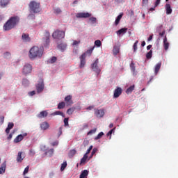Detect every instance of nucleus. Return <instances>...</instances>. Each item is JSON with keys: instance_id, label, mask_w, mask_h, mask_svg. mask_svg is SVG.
Returning a JSON list of instances; mask_svg holds the SVG:
<instances>
[{"instance_id": "obj_44", "label": "nucleus", "mask_w": 178, "mask_h": 178, "mask_svg": "<svg viewBox=\"0 0 178 178\" xmlns=\"http://www.w3.org/2000/svg\"><path fill=\"white\" fill-rule=\"evenodd\" d=\"M104 135V134L103 132H100L99 134H98V135L95 137V140H99Z\"/></svg>"}, {"instance_id": "obj_10", "label": "nucleus", "mask_w": 178, "mask_h": 178, "mask_svg": "<svg viewBox=\"0 0 178 178\" xmlns=\"http://www.w3.org/2000/svg\"><path fill=\"white\" fill-rule=\"evenodd\" d=\"M26 157V154L24 152H19L18 153L17 157V163H22V161L24 159V158Z\"/></svg>"}, {"instance_id": "obj_12", "label": "nucleus", "mask_w": 178, "mask_h": 178, "mask_svg": "<svg viewBox=\"0 0 178 178\" xmlns=\"http://www.w3.org/2000/svg\"><path fill=\"white\" fill-rule=\"evenodd\" d=\"M27 136V134L25 133L24 134H21V135H19L18 136L16 137V138L14 140V143H18L19 142H21L24 137H26Z\"/></svg>"}, {"instance_id": "obj_28", "label": "nucleus", "mask_w": 178, "mask_h": 178, "mask_svg": "<svg viewBox=\"0 0 178 178\" xmlns=\"http://www.w3.org/2000/svg\"><path fill=\"white\" fill-rule=\"evenodd\" d=\"M67 47V44L66 43H60L58 45V48L61 50L62 51H64L65 49Z\"/></svg>"}, {"instance_id": "obj_25", "label": "nucleus", "mask_w": 178, "mask_h": 178, "mask_svg": "<svg viewBox=\"0 0 178 178\" xmlns=\"http://www.w3.org/2000/svg\"><path fill=\"white\" fill-rule=\"evenodd\" d=\"M165 10L166 14L170 15L172 13V9L171 8V6L170 4H165Z\"/></svg>"}, {"instance_id": "obj_57", "label": "nucleus", "mask_w": 178, "mask_h": 178, "mask_svg": "<svg viewBox=\"0 0 178 178\" xmlns=\"http://www.w3.org/2000/svg\"><path fill=\"white\" fill-rule=\"evenodd\" d=\"M10 56V52H6L4 53V57L5 58H8Z\"/></svg>"}, {"instance_id": "obj_2", "label": "nucleus", "mask_w": 178, "mask_h": 178, "mask_svg": "<svg viewBox=\"0 0 178 178\" xmlns=\"http://www.w3.org/2000/svg\"><path fill=\"white\" fill-rule=\"evenodd\" d=\"M44 53L43 47H39L38 46L32 47L29 50V57L30 59H35L36 58H42Z\"/></svg>"}, {"instance_id": "obj_14", "label": "nucleus", "mask_w": 178, "mask_h": 178, "mask_svg": "<svg viewBox=\"0 0 178 178\" xmlns=\"http://www.w3.org/2000/svg\"><path fill=\"white\" fill-rule=\"evenodd\" d=\"M95 114L97 118H102L104 117L105 112L103 109L95 110Z\"/></svg>"}, {"instance_id": "obj_64", "label": "nucleus", "mask_w": 178, "mask_h": 178, "mask_svg": "<svg viewBox=\"0 0 178 178\" xmlns=\"http://www.w3.org/2000/svg\"><path fill=\"white\" fill-rule=\"evenodd\" d=\"M152 47V44H149V45L147 47V50H150Z\"/></svg>"}, {"instance_id": "obj_47", "label": "nucleus", "mask_w": 178, "mask_h": 178, "mask_svg": "<svg viewBox=\"0 0 178 178\" xmlns=\"http://www.w3.org/2000/svg\"><path fill=\"white\" fill-rule=\"evenodd\" d=\"M115 129L111 130L110 131H108V133H107L106 136H110V138H111V135L113 134V133L114 132Z\"/></svg>"}, {"instance_id": "obj_52", "label": "nucleus", "mask_w": 178, "mask_h": 178, "mask_svg": "<svg viewBox=\"0 0 178 178\" xmlns=\"http://www.w3.org/2000/svg\"><path fill=\"white\" fill-rule=\"evenodd\" d=\"M93 146L91 145L90 147H89V149H88V150H86V156H88V154L91 152V150L92 149Z\"/></svg>"}, {"instance_id": "obj_48", "label": "nucleus", "mask_w": 178, "mask_h": 178, "mask_svg": "<svg viewBox=\"0 0 178 178\" xmlns=\"http://www.w3.org/2000/svg\"><path fill=\"white\" fill-rule=\"evenodd\" d=\"M89 20H90V22H92V23H96L97 22V18L96 17H92L90 18H89Z\"/></svg>"}, {"instance_id": "obj_42", "label": "nucleus", "mask_w": 178, "mask_h": 178, "mask_svg": "<svg viewBox=\"0 0 178 178\" xmlns=\"http://www.w3.org/2000/svg\"><path fill=\"white\" fill-rule=\"evenodd\" d=\"M94 49H95V47H92V48L88 49V51H86V54H88V55H89V56H91V54H92V53Z\"/></svg>"}, {"instance_id": "obj_36", "label": "nucleus", "mask_w": 178, "mask_h": 178, "mask_svg": "<svg viewBox=\"0 0 178 178\" xmlns=\"http://www.w3.org/2000/svg\"><path fill=\"white\" fill-rule=\"evenodd\" d=\"M74 111H75V107L70 108L67 111V114H68L69 115H71L74 112Z\"/></svg>"}, {"instance_id": "obj_61", "label": "nucleus", "mask_w": 178, "mask_h": 178, "mask_svg": "<svg viewBox=\"0 0 178 178\" xmlns=\"http://www.w3.org/2000/svg\"><path fill=\"white\" fill-rule=\"evenodd\" d=\"M58 144H59V142L55 141V142H54L53 143H51V145H52V146H56V145H58Z\"/></svg>"}, {"instance_id": "obj_4", "label": "nucleus", "mask_w": 178, "mask_h": 178, "mask_svg": "<svg viewBox=\"0 0 178 178\" xmlns=\"http://www.w3.org/2000/svg\"><path fill=\"white\" fill-rule=\"evenodd\" d=\"M65 31L56 30L52 33V37L54 39H63L65 38Z\"/></svg>"}, {"instance_id": "obj_32", "label": "nucleus", "mask_w": 178, "mask_h": 178, "mask_svg": "<svg viewBox=\"0 0 178 178\" xmlns=\"http://www.w3.org/2000/svg\"><path fill=\"white\" fill-rule=\"evenodd\" d=\"M76 154V151L75 149H72L70 151L69 154H68V156L69 158H73V156H74V155Z\"/></svg>"}, {"instance_id": "obj_23", "label": "nucleus", "mask_w": 178, "mask_h": 178, "mask_svg": "<svg viewBox=\"0 0 178 178\" xmlns=\"http://www.w3.org/2000/svg\"><path fill=\"white\" fill-rule=\"evenodd\" d=\"M65 102H66L67 104L72 105L73 104V102L72 101V96L71 95H67L65 98Z\"/></svg>"}, {"instance_id": "obj_7", "label": "nucleus", "mask_w": 178, "mask_h": 178, "mask_svg": "<svg viewBox=\"0 0 178 178\" xmlns=\"http://www.w3.org/2000/svg\"><path fill=\"white\" fill-rule=\"evenodd\" d=\"M32 69L33 67L31 65H29V64L25 65V66H24V70H22V73L26 75L32 72Z\"/></svg>"}, {"instance_id": "obj_54", "label": "nucleus", "mask_w": 178, "mask_h": 178, "mask_svg": "<svg viewBox=\"0 0 178 178\" xmlns=\"http://www.w3.org/2000/svg\"><path fill=\"white\" fill-rule=\"evenodd\" d=\"M54 13L57 15L60 14L61 13V10L60 8H56L54 9Z\"/></svg>"}, {"instance_id": "obj_51", "label": "nucleus", "mask_w": 178, "mask_h": 178, "mask_svg": "<svg viewBox=\"0 0 178 178\" xmlns=\"http://www.w3.org/2000/svg\"><path fill=\"white\" fill-rule=\"evenodd\" d=\"M68 120H69L68 118H64V124H65V127L69 125Z\"/></svg>"}, {"instance_id": "obj_35", "label": "nucleus", "mask_w": 178, "mask_h": 178, "mask_svg": "<svg viewBox=\"0 0 178 178\" xmlns=\"http://www.w3.org/2000/svg\"><path fill=\"white\" fill-rule=\"evenodd\" d=\"M134 88H135V86L134 85H133V86H130L129 88H128L127 89V90H126L127 94H131V92H132V91H134Z\"/></svg>"}, {"instance_id": "obj_15", "label": "nucleus", "mask_w": 178, "mask_h": 178, "mask_svg": "<svg viewBox=\"0 0 178 178\" xmlns=\"http://www.w3.org/2000/svg\"><path fill=\"white\" fill-rule=\"evenodd\" d=\"M163 43L164 49L165 51L168 50L169 46H170V43L168 42L167 35H165V37L163 38Z\"/></svg>"}, {"instance_id": "obj_37", "label": "nucleus", "mask_w": 178, "mask_h": 178, "mask_svg": "<svg viewBox=\"0 0 178 178\" xmlns=\"http://www.w3.org/2000/svg\"><path fill=\"white\" fill-rule=\"evenodd\" d=\"M65 106V103L64 102H61L58 105V109H63Z\"/></svg>"}, {"instance_id": "obj_11", "label": "nucleus", "mask_w": 178, "mask_h": 178, "mask_svg": "<svg viewBox=\"0 0 178 178\" xmlns=\"http://www.w3.org/2000/svg\"><path fill=\"white\" fill-rule=\"evenodd\" d=\"M86 53H83L81 57H80V60H81V65L80 67L82 68L85 66L86 62Z\"/></svg>"}, {"instance_id": "obj_40", "label": "nucleus", "mask_w": 178, "mask_h": 178, "mask_svg": "<svg viewBox=\"0 0 178 178\" xmlns=\"http://www.w3.org/2000/svg\"><path fill=\"white\" fill-rule=\"evenodd\" d=\"M95 45L97 47H100L102 46V42L100 40H96L95 41Z\"/></svg>"}, {"instance_id": "obj_27", "label": "nucleus", "mask_w": 178, "mask_h": 178, "mask_svg": "<svg viewBox=\"0 0 178 178\" xmlns=\"http://www.w3.org/2000/svg\"><path fill=\"white\" fill-rule=\"evenodd\" d=\"M44 154L49 158H51L54 155V149H50L44 152Z\"/></svg>"}, {"instance_id": "obj_1", "label": "nucleus", "mask_w": 178, "mask_h": 178, "mask_svg": "<svg viewBox=\"0 0 178 178\" xmlns=\"http://www.w3.org/2000/svg\"><path fill=\"white\" fill-rule=\"evenodd\" d=\"M19 22V17L17 16L10 17L3 25L4 31H9L15 29Z\"/></svg>"}, {"instance_id": "obj_29", "label": "nucleus", "mask_w": 178, "mask_h": 178, "mask_svg": "<svg viewBox=\"0 0 178 178\" xmlns=\"http://www.w3.org/2000/svg\"><path fill=\"white\" fill-rule=\"evenodd\" d=\"M161 67V63H157V65H156V67H154V74H157L158 72H159L160 69Z\"/></svg>"}, {"instance_id": "obj_21", "label": "nucleus", "mask_w": 178, "mask_h": 178, "mask_svg": "<svg viewBox=\"0 0 178 178\" xmlns=\"http://www.w3.org/2000/svg\"><path fill=\"white\" fill-rule=\"evenodd\" d=\"M127 28H122L118 31H117L116 33L118 35H120L122 34H126V33H127Z\"/></svg>"}, {"instance_id": "obj_8", "label": "nucleus", "mask_w": 178, "mask_h": 178, "mask_svg": "<svg viewBox=\"0 0 178 178\" xmlns=\"http://www.w3.org/2000/svg\"><path fill=\"white\" fill-rule=\"evenodd\" d=\"M122 91L123 90H122V88H120V87L115 89L113 97L115 99L119 98L120 97V95H122Z\"/></svg>"}, {"instance_id": "obj_49", "label": "nucleus", "mask_w": 178, "mask_h": 178, "mask_svg": "<svg viewBox=\"0 0 178 178\" xmlns=\"http://www.w3.org/2000/svg\"><path fill=\"white\" fill-rule=\"evenodd\" d=\"M97 152V148H93V150H92V154L90 155V158H92L93 155Z\"/></svg>"}, {"instance_id": "obj_43", "label": "nucleus", "mask_w": 178, "mask_h": 178, "mask_svg": "<svg viewBox=\"0 0 178 178\" xmlns=\"http://www.w3.org/2000/svg\"><path fill=\"white\" fill-rule=\"evenodd\" d=\"M66 167H67V162L65 161V162H63V163L61 164L60 170H61V171H63V170L65 169Z\"/></svg>"}, {"instance_id": "obj_13", "label": "nucleus", "mask_w": 178, "mask_h": 178, "mask_svg": "<svg viewBox=\"0 0 178 178\" xmlns=\"http://www.w3.org/2000/svg\"><path fill=\"white\" fill-rule=\"evenodd\" d=\"M44 88V85L43 83H40L36 85V91L38 94H40V92H42Z\"/></svg>"}, {"instance_id": "obj_24", "label": "nucleus", "mask_w": 178, "mask_h": 178, "mask_svg": "<svg viewBox=\"0 0 178 178\" xmlns=\"http://www.w3.org/2000/svg\"><path fill=\"white\" fill-rule=\"evenodd\" d=\"M123 17V13H120L115 19V26H118V24L120 22V20L122 19V17Z\"/></svg>"}, {"instance_id": "obj_55", "label": "nucleus", "mask_w": 178, "mask_h": 178, "mask_svg": "<svg viewBox=\"0 0 178 178\" xmlns=\"http://www.w3.org/2000/svg\"><path fill=\"white\" fill-rule=\"evenodd\" d=\"M161 3V0H156V3H154V7H157Z\"/></svg>"}, {"instance_id": "obj_19", "label": "nucleus", "mask_w": 178, "mask_h": 178, "mask_svg": "<svg viewBox=\"0 0 178 178\" xmlns=\"http://www.w3.org/2000/svg\"><path fill=\"white\" fill-rule=\"evenodd\" d=\"M120 47L119 46L115 45L113 49V53L115 56L120 54Z\"/></svg>"}, {"instance_id": "obj_50", "label": "nucleus", "mask_w": 178, "mask_h": 178, "mask_svg": "<svg viewBox=\"0 0 178 178\" xmlns=\"http://www.w3.org/2000/svg\"><path fill=\"white\" fill-rule=\"evenodd\" d=\"M56 57H51V58H50V63H55V62H56Z\"/></svg>"}, {"instance_id": "obj_20", "label": "nucleus", "mask_w": 178, "mask_h": 178, "mask_svg": "<svg viewBox=\"0 0 178 178\" xmlns=\"http://www.w3.org/2000/svg\"><path fill=\"white\" fill-rule=\"evenodd\" d=\"M6 169V162H3L0 167V175L4 174Z\"/></svg>"}, {"instance_id": "obj_60", "label": "nucleus", "mask_w": 178, "mask_h": 178, "mask_svg": "<svg viewBox=\"0 0 178 178\" xmlns=\"http://www.w3.org/2000/svg\"><path fill=\"white\" fill-rule=\"evenodd\" d=\"M22 83L24 84H28L29 83V81L26 79H22Z\"/></svg>"}, {"instance_id": "obj_34", "label": "nucleus", "mask_w": 178, "mask_h": 178, "mask_svg": "<svg viewBox=\"0 0 178 178\" xmlns=\"http://www.w3.org/2000/svg\"><path fill=\"white\" fill-rule=\"evenodd\" d=\"M130 67H131V72H133V75L136 76L137 74V73L136 72L135 65H134V64L133 63H131Z\"/></svg>"}, {"instance_id": "obj_62", "label": "nucleus", "mask_w": 178, "mask_h": 178, "mask_svg": "<svg viewBox=\"0 0 178 178\" xmlns=\"http://www.w3.org/2000/svg\"><path fill=\"white\" fill-rule=\"evenodd\" d=\"M13 134H14V133H11V134L8 136V140H11V138H13Z\"/></svg>"}, {"instance_id": "obj_53", "label": "nucleus", "mask_w": 178, "mask_h": 178, "mask_svg": "<svg viewBox=\"0 0 178 178\" xmlns=\"http://www.w3.org/2000/svg\"><path fill=\"white\" fill-rule=\"evenodd\" d=\"M80 43H81L80 40H74V42L72 43V45L73 46H76V45H77V44H79Z\"/></svg>"}, {"instance_id": "obj_45", "label": "nucleus", "mask_w": 178, "mask_h": 178, "mask_svg": "<svg viewBox=\"0 0 178 178\" xmlns=\"http://www.w3.org/2000/svg\"><path fill=\"white\" fill-rule=\"evenodd\" d=\"M29 171V166L27 165L26 167L25 170H24V173H23L24 176H25L26 174H28Z\"/></svg>"}, {"instance_id": "obj_31", "label": "nucleus", "mask_w": 178, "mask_h": 178, "mask_svg": "<svg viewBox=\"0 0 178 178\" xmlns=\"http://www.w3.org/2000/svg\"><path fill=\"white\" fill-rule=\"evenodd\" d=\"M88 158V156H87V154H85L83 157L81 159L80 165L85 164L86 163Z\"/></svg>"}, {"instance_id": "obj_63", "label": "nucleus", "mask_w": 178, "mask_h": 178, "mask_svg": "<svg viewBox=\"0 0 178 178\" xmlns=\"http://www.w3.org/2000/svg\"><path fill=\"white\" fill-rule=\"evenodd\" d=\"M149 0H143V5H146L148 3Z\"/></svg>"}, {"instance_id": "obj_41", "label": "nucleus", "mask_w": 178, "mask_h": 178, "mask_svg": "<svg viewBox=\"0 0 178 178\" xmlns=\"http://www.w3.org/2000/svg\"><path fill=\"white\" fill-rule=\"evenodd\" d=\"M138 44V40H136L135 42V43L134 44V45H133L134 52H136L137 51V49H138V47H137Z\"/></svg>"}, {"instance_id": "obj_17", "label": "nucleus", "mask_w": 178, "mask_h": 178, "mask_svg": "<svg viewBox=\"0 0 178 178\" xmlns=\"http://www.w3.org/2000/svg\"><path fill=\"white\" fill-rule=\"evenodd\" d=\"M49 113L47 111H42L40 112V113L38 115V118H44L48 116Z\"/></svg>"}, {"instance_id": "obj_39", "label": "nucleus", "mask_w": 178, "mask_h": 178, "mask_svg": "<svg viewBox=\"0 0 178 178\" xmlns=\"http://www.w3.org/2000/svg\"><path fill=\"white\" fill-rule=\"evenodd\" d=\"M152 50L151 49L149 52L147 53L146 58L147 59H151L152 57Z\"/></svg>"}, {"instance_id": "obj_38", "label": "nucleus", "mask_w": 178, "mask_h": 178, "mask_svg": "<svg viewBox=\"0 0 178 178\" xmlns=\"http://www.w3.org/2000/svg\"><path fill=\"white\" fill-rule=\"evenodd\" d=\"M9 3V0H1V6L2 7L6 6Z\"/></svg>"}, {"instance_id": "obj_3", "label": "nucleus", "mask_w": 178, "mask_h": 178, "mask_svg": "<svg viewBox=\"0 0 178 178\" xmlns=\"http://www.w3.org/2000/svg\"><path fill=\"white\" fill-rule=\"evenodd\" d=\"M29 7L30 10L34 13H38L42 10L40 3L34 1L29 3Z\"/></svg>"}, {"instance_id": "obj_58", "label": "nucleus", "mask_w": 178, "mask_h": 178, "mask_svg": "<svg viewBox=\"0 0 178 178\" xmlns=\"http://www.w3.org/2000/svg\"><path fill=\"white\" fill-rule=\"evenodd\" d=\"M29 95L31 96V97H33V96H34L35 95V90H33V91H31V92H29Z\"/></svg>"}, {"instance_id": "obj_26", "label": "nucleus", "mask_w": 178, "mask_h": 178, "mask_svg": "<svg viewBox=\"0 0 178 178\" xmlns=\"http://www.w3.org/2000/svg\"><path fill=\"white\" fill-rule=\"evenodd\" d=\"M14 127L13 122H8V127L6 129V133L8 134L10 133V130Z\"/></svg>"}, {"instance_id": "obj_22", "label": "nucleus", "mask_w": 178, "mask_h": 178, "mask_svg": "<svg viewBox=\"0 0 178 178\" xmlns=\"http://www.w3.org/2000/svg\"><path fill=\"white\" fill-rule=\"evenodd\" d=\"M163 28V25H160L159 26H157V32H159V35L161 37L164 36V35L165 34V31L163 30L162 32H161V29Z\"/></svg>"}, {"instance_id": "obj_18", "label": "nucleus", "mask_w": 178, "mask_h": 178, "mask_svg": "<svg viewBox=\"0 0 178 178\" xmlns=\"http://www.w3.org/2000/svg\"><path fill=\"white\" fill-rule=\"evenodd\" d=\"M50 127V125L49 124V122H42V124H40V128L42 130H47Z\"/></svg>"}, {"instance_id": "obj_46", "label": "nucleus", "mask_w": 178, "mask_h": 178, "mask_svg": "<svg viewBox=\"0 0 178 178\" xmlns=\"http://www.w3.org/2000/svg\"><path fill=\"white\" fill-rule=\"evenodd\" d=\"M97 131V129H93L92 130H90L89 132H88V135H92V134H95Z\"/></svg>"}, {"instance_id": "obj_16", "label": "nucleus", "mask_w": 178, "mask_h": 178, "mask_svg": "<svg viewBox=\"0 0 178 178\" xmlns=\"http://www.w3.org/2000/svg\"><path fill=\"white\" fill-rule=\"evenodd\" d=\"M22 41L24 42H31V38L29 37V34L26 33H22Z\"/></svg>"}, {"instance_id": "obj_5", "label": "nucleus", "mask_w": 178, "mask_h": 178, "mask_svg": "<svg viewBox=\"0 0 178 178\" xmlns=\"http://www.w3.org/2000/svg\"><path fill=\"white\" fill-rule=\"evenodd\" d=\"M98 63H99V59L96 58L95 61L92 64V70L97 73L98 75L101 72V69L98 67Z\"/></svg>"}, {"instance_id": "obj_30", "label": "nucleus", "mask_w": 178, "mask_h": 178, "mask_svg": "<svg viewBox=\"0 0 178 178\" xmlns=\"http://www.w3.org/2000/svg\"><path fill=\"white\" fill-rule=\"evenodd\" d=\"M51 115L53 116H55V115H60L62 116L63 118H65V114L61 112V111H55L54 113H51Z\"/></svg>"}, {"instance_id": "obj_59", "label": "nucleus", "mask_w": 178, "mask_h": 178, "mask_svg": "<svg viewBox=\"0 0 178 178\" xmlns=\"http://www.w3.org/2000/svg\"><path fill=\"white\" fill-rule=\"evenodd\" d=\"M62 129H63L62 127H60L58 134V137L60 136V135L62 134Z\"/></svg>"}, {"instance_id": "obj_33", "label": "nucleus", "mask_w": 178, "mask_h": 178, "mask_svg": "<svg viewBox=\"0 0 178 178\" xmlns=\"http://www.w3.org/2000/svg\"><path fill=\"white\" fill-rule=\"evenodd\" d=\"M88 175V171L87 170H84L80 175V178H86Z\"/></svg>"}, {"instance_id": "obj_56", "label": "nucleus", "mask_w": 178, "mask_h": 178, "mask_svg": "<svg viewBox=\"0 0 178 178\" xmlns=\"http://www.w3.org/2000/svg\"><path fill=\"white\" fill-rule=\"evenodd\" d=\"M40 149L42 150L43 152H45L47 150V147L45 145H42L40 147Z\"/></svg>"}, {"instance_id": "obj_6", "label": "nucleus", "mask_w": 178, "mask_h": 178, "mask_svg": "<svg viewBox=\"0 0 178 178\" xmlns=\"http://www.w3.org/2000/svg\"><path fill=\"white\" fill-rule=\"evenodd\" d=\"M50 38H51V35L50 33L48 31L45 32L44 34V38H43V40L44 42V46L45 47H48L50 43Z\"/></svg>"}, {"instance_id": "obj_9", "label": "nucleus", "mask_w": 178, "mask_h": 178, "mask_svg": "<svg viewBox=\"0 0 178 178\" xmlns=\"http://www.w3.org/2000/svg\"><path fill=\"white\" fill-rule=\"evenodd\" d=\"M91 14L89 13H79L76 14V17L77 18H88L91 17Z\"/></svg>"}]
</instances>
